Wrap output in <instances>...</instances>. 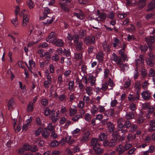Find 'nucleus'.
I'll return each mask as SVG.
<instances>
[{
    "label": "nucleus",
    "instance_id": "obj_1",
    "mask_svg": "<svg viewBox=\"0 0 155 155\" xmlns=\"http://www.w3.org/2000/svg\"><path fill=\"white\" fill-rule=\"evenodd\" d=\"M27 12V11L25 9H24L21 11L20 14V16H23V22L22 26L23 27H25L28 23L29 18L26 14Z\"/></svg>",
    "mask_w": 155,
    "mask_h": 155
},
{
    "label": "nucleus",
    "instance_id": "obj_2",
    "mask_svg": "<svg viewBox=\"0 0 155 155\" xmlns=\"http://www.w3.org/2000/svg\"><path fill=\"white\" fill-rule=\"evenodd\" d=\"M117 144V141L115 140L112 139L110 141L107 140H105L103 142V145L104 147L108 146L110 147H112Z\"/></svg>",
    "mask_w": 155,
    "mask_h": 155
},
{
    "label": "nucleus",
    "instance_id": "obj_3",
    "mask_svg": "<svg viewBox=\"0 0 155 155\" xmlns=\"http://www.w3.org/2000/svg\"><path fill=\"white\" fill-rule=\"evenodd\" d=\"M111 60L114 61L117 65H120L123 62V60L120 56H118L114 53H113L112 57H111Z\"/></svg>",
    "mask_w": 155,
    "mask_h": 155
},
{
    "label": "nucleus",
    "instance_id": "obj_4",
    "mask_svg": "<svg viewBox=\"0 0 155 155\" xmlns=\"http://www.w3.org/2000/svg\"><path fill=\"white\" fill-rule=\"evenodd\" d=\"M84 42L87 45L94 44L95 43V37L94 36H87L84 39Z\"/></svg>",
    "mask_w": 155,
    "mask_h": 155
},
{
    "label": "nucleus",
    "instance_id": "obj_5",
    "mask_svg": "<svg viewBox=\"0 0 155 155\" xmlns=\"http://www.w3.org/2000/svg\"><path fill=\"white\" fill-rule=\"evenodd\" d=\"M90 133L89 131H87L83 134L82 136L80 137V143H83L88 141L89 140V136Z\"/></svg>",
    "mask_w": 155,
    "mask_h": 155
},
{
    "label": "nucleus",
    "instance_id": "obj_6",
    "mask_svg": "<svg viewBox=\"0 0 155 155\" xmlns=\"http://www.w3.org/2000/svg\"><path fill=\"white\" fill-rule=\"evenodd\" d=\"M62 9L65 12H68L70 10L69 5L70 4V0L66 1L64 2H59Z\"/></svg>",
    "mask_w": 155,
    "mask_h": 155
},
{
    "label": "nucleus",
    "instance_id": "obj_7",
    "mask_svg": "<svg viewBox=\"0 0 155 155\" xmlns=\"http://www.w3.org/2000/svg\"><path fill=\"white\" fill-rule=\"evenodd\" d=\"M128 99L129 101L131 102H133L138 100L140 99V95L139 93H136L135 95L131 94H129Z\"/></svg>",
    "mask_w": 155,
    "mask_h": 155
},
{
    "label": "nucleus",
    "instance_id": "obj_8",
    "mask_svg": "<svg viewBox=\"0 0 155 155\" xmlns=\"http://www.w3.org/2000/svg\"><path fill=\"white\" fill-rule=\"evenodd\" d=\"M43 14V15L42 16H40V19L43 20L47 17L51 18V17H50V16H51V11L50 9L46 7L44 8Z\"/></svg>",
    "mask_w": 155,
    "mask_h": 155
},
{
    "label": "nucleus",
    "instance_id": "obj_9",
    "mask_svg": "<svg viewBox=\"0 0 155 155\" xmlns=\"http://www.w3.org/2000/svg\"><path fill=\"white\" fill-rule=\"evenodd\" d=\"M97 13L98 17L96 18V19L97 21H103L106 19L107 14L105 13L104 12H101L99 10H97Z\"/></svg>",
    "mask_w": 155,
    "mask_h": 155
},
{
    "label": "nucleus",
    "instance_id": "obj_10",
    "mask_svg": "<svg viewBox=\"0 0 155 155\" xmlns=\"http://www.w3.org/2000/svg\"><path fill=\"white\" fill-rule=\"evenodd\" d=\"M151 94V93L149 91L147 90L143 91L141 93L142 98L143 100L146 101L149 100L150 99Z\"/></svg>",
    "mask_w": 155,
    "mask_h": 155
},
{
    "label": "nucleus",
    "instance_id": "obj_11",
    "mask_svg": "<svg viewBox=\"0 0 155 155\" xmlns=\"http://www.w3.org/2000/svg\"><path fill=\"white\" fill-rule=\"evenodd\" d=\"M57 38L55 32H52L49 35L48 38L46 39V41L52 43Z\"/></svg>",
    "mask_w": 155,
    "mask_h": 155
},
{
    "label": "nucleus",
    "instance_id": "obj_12",
    "mask_svg": "<svg viewBox=\"0 0 155 155\" xmlns=\"http://www.w3.org/2000/svg\"><path fill=\"white\" fill-rule=\"evenodd\" d=\"M103 49L104 51L109 53L111 51V45L105 41L102 44Z\"/></svg>",
    "mask_w": 155,
    "mask_h": 155
},
{
    "label": "nucleus",
    "instance_id": "obj_13",
    "mask_svg": "<svg viewBox=\"0 0 155 155\" xmlns=\"http://www.w3.org/2000/svg\"><path fill=\"white\" fill-rule=\"evenodd\" d=\"M145 40L147 44L149 45V47H150V48H151L150 46L151 44L154 43L155 42L154 36H147L145 37Z\"/></svg>",
    "mask_w": 155,
    "mask_h": 155
},
{
    "label": "nucleus",
    "instance_id": "obj_14",
    "mask_svg": "<svg viewBox=\"0 0 155 155\" xmlns=\"http://www.w3.org/2000/svg\"><path fill=\"white\" fill-rule=\"evenodd\" d=\"M81 111H82V113L81 114L75 115L72 117L71 120L75 122H78L80 119L83 116L84 114V110H82Z\"/></svg>",
    "mask_w": 155,
    "mask_h": 155
},
{
    "label": "nucleus",
    "instance_id": "obj_15",
    "mask_svg": "<svg viewBox=\"0 0 155 155\" xmlns=\"http://www.w3.org/2000/svg\"><path fill=\"white\" fill-rule=\"evenodd\" d=\"M52 44L57 47H62L64 45V42L62 39L57 38Z\"/></svg>",
    "mask_w": 155,
    "mask_h": 155
},
{
    "label": "nucleus",
    "instance_id": "obj_16",
    "mask_svg": "<svg viewBox=\"0 0 155 155\" xmlns=\"http://www.w3.org/2000/svg\"><path fill=\"white\" fill-rule=\"evenodd\" d=\"M34 33L38 36H41L40 38V39H42L44 38V36H43L44 34L42 33L41 29L38 27H36L34 31Z\"/></svg>",
    "mask_w": 155,
    "mask_h": 155
},
{
    "label": "nucleus",
    "instance_id": "obj_17",
    "mask_svg": "<svg viewBox=\"0 0 155 155\" xmlns=\"http://www.w3.org/2000/svg\"><path fill=\"white\" fill-rule=\"evenodd\" d=\"M98 141L99 140L97 138H93L91 140V145L93 146V147L100 146V144L98 143Z\"/></svg>",
    "mask_w": 155,
    "mask_h": 155
},
{
    "label": "nucleus",
    "instance_id": "obj_18",
    "mask_svg": "<svg viewBox=\"0 0 155 155\" xmlns=\"http://www.w3.org/2000/svg\"><path fill=\"white\" fill-rule=\"evenodd\" d=\"M116 150L118 152V153L120 155L122 154L125 151L123 146L121 144L117 146Z\"/></svg>",
    "mask_w": 155,
    "mask_h": 155
},
{
    "label": "nucleus",
    "instance_id": "obj_19",
    "mask_svg": "<svg viewBox=\"0 0 155 155\" xmlns=\"http://www.w3.org/2000/svg\"><path fill=\"white\" fill-rule=\"evenodd\" d=\"M143 56L142 55H140L139 56V58L136 61V66L137 68L139 67L140 64H143Z\"/></svg>",
    "mask_w": 155,
    "mask_h": 155
},
{
    "label": "nucleus",
    "instance_id": "obj_20",
    "mask_svg": "<svg viewBox=\"0 0 155 155\" xmlns=\"http://www.w3.org/2000/svg\"><path fill=\"white\" fill-rule=\"evenodd\" d=\"M121 42L119 39L115 38H114V42L113 43V46L117 48H119L120 47Z\"/></svg>",
    "mask_w": 155,
    "mask_h": 155
},
{
    "label": "nucleus",
    "instance_id": "obj_21",
    "mask_svg": "<svg viewBox=\"0 0 155 155\" xmlns=\"http://www.w3.org/2000/svg\"><path fill=\"white\" fill-rule=\"evenodd\" d=\"M77 107L75 105H73L72 107L69 109V113L70 116H74L77 112Z\"/></svg>",
    "mask_w": 155,
    "mask_h": 155
},
{
    "label": "nucleus",
    "instance_id": "obj_22",
    "mask_svg": "<svg viewBox=\"0 0 155 155\" xmlns=\"http://www.w3.org/2000/svg\"><path fill=\"white\" fill-rule=\"evenodd\" d=\"M93 149L95 153L97 155H100L101 154L104 152V150L100 148V146L94 147H93Z\"/></svg>",
    "mask_w": 155,
    "mask_h": 155
},
{
    "label": "nucleus",
    "instance_id": "obj_23",
    "mask_svg": "<svg viewBox=\"0 0 155 155\" xmlns=\"http://www.w3.org/2000/svg\"><path fill=\"white\" fill-rule=\"evenodd\" d=\"M88 79L91 86H94L95 84V81H96V77L92 75H90L88 76Z\"/></svg>",
    "mask_w": 155,
    "mask_h": 155
},
{
    "label": "nucleus",
    "instance_id": "obj_24",
    "mask_svg": "<svg viewBox=\"0 0 155 155\" xmlns=\"http://www.w3.org/2000/svg\"><path fill=\"white\" fill-rule=\"evenodd\" d=\"M117 125L118 130L121 131L122 134H125L127 132V130L124 128V125L123 124H117Z\"/></svg>",
    "mask_w": 155,
    "mask_h": 155
},
{
    "label": "nucleus",
    "instance_id": "obj_25",
    "mask_svg": "<svg viewBox=\"0 0 155 155\" xmlns=\"http://www.w3.org/2000/svg\"><path fill=\"white\" fill-rule=\"evenodd\" d=\"M55 111L52 110H50V109L48 108H46L44 112V114L45 116L47 117L49 115L50 116L51 115L54 114Z\"/></svg>",
    "mask_w": 155,
    "mask_h": 155
},
{
    "label": "nucleus",
    "instance_id": "obj_26",
    "mask_svg": "<svg viewBox=\"0 0 155 155\" xmlns=\"http://www.w3.org/2000/svg\"><path fill=\"white\" fill-rule=\"evenodd\" d=\"M107 126L108 131L109 132H113L114 130V126L113 124L110 122H109L107 124Z\"/></svg>",
    "mask_w": 155,
    "mask_h": 155
},
{
    "label": "nucleus",
    "instance_id": "obj_27",
    "mask_svg": "<svg viewBox=\"0 0 155 155\" xmlns=\"http://www.w3.org/2000/svg\"><path fill=\"white\" fill-rule=\"evenodd\" d=\"M96 58L99 62H102L103 61L104 54L101 51L99 52L97 54Z\"/></svg>",
    "mask_w": 155,
    "mask_h": 155
},
{
    "label": "nucleus",
    "instance_id": "obj_28",
    "mask_svg": "<svg viewBox=\"0 0 155 155\" xmlns=\"http://www.w3.org/2000/svg\"><path fill=\"white\" fill-rule=\"evenodd\" d=\"M75 44L77 51H81L83 50V43L82 41H79Z\"/></svg>",
    "mask_w": 155,
    "mask_h": 155
},
{
    "label": "nucleus",
    "instance_id": "obj_29",
    "mask_svg": "<svg viewBox=\"0 0 155 155\" xmlns=\"http://www.w3.org/2000/svg\"><path fill=\"white\" fill-rule=\"evenodd\" d=\"M79 12L78 13H75L74 15L76 16L78 18L82 20L84 18V14L81 10H79Z\"/></svg>",
    "mask_w": 155,
    "mask_h": 155
},
{
    "label": "nucleus",
    "instance_id": "obj_30",
    "mask_svg": "<svg viewBox=\"0 0 155 155\" xmlns=\"http://www.w3.org/2000/svg\"><path fill=\"white\" fill-rule=\"evenodd\" d=\"M118 66L120 69L124 71L125 70L128 69L129 68L128 65L126 64H124L123 61Z\"/></svg>",
    "mask_w": 155,
    "mask_h": 155
},
{
    "label": "nucleus",
    "instance_id": "obj_31",
    "mask_svg": "<svg viewBox=\"0 0 155 155\" xmlns=\"http://www.w3.org/2000/svg\"><path fill=\"white\" fill-rule=\"evenodd\" d=\"M107 134L105 133H102L98 136L99 139L101 141H103L107 138Z\"/></svg>",
    "mask_w": 155,
    "mask_h": 155
},
{
    "label": "nucleus",
    "instance_id": "obj_32",
    "mask_svg": "<svg viewBox=\"0 0 155 155\" xmlns=\"http://www.w3.org/2000/svg\"><path fill=\"white\" fill-rule=\"evenodd\" d=\"M141 88V85L139 82H137L135 83L134 88L136 93H139L140 91Z\"/></svg>",
    "mask_w": 155,
    "mask_h": 155
},
{
    "label": "nucleus",
    "instance_id": "obj_33",
    "mask_svg": "<svg viewBox=\"0 0 155 155\" xmlns=\"http://www.w3.org/2000/svg\"><path fill=\"white\" fill-rule=\"evenodd\" d=\"M134 117V113L132 112H129L127 113L125 115V117L127 120L133 119Z\"/></svg>",
    "mask_w": 155,
    "mask_h": 155
},
{
    "label": "nucleus",
    "instance_id": "obj_34",
    "mask_svg": "<svg viewBox=\"0 0 155 155\" xmlns=\"http://www.w3.org/2000/svg\"><path fill=\"white\" fill-rule=\"evenodd\" d=\"M74 81H71L69 82L68 84V89L70 91H73L74 89Z\"/></svg>",
    "mask_w": 155,
    "mask_h": 155
},
{
    "label": "nucleus",
    "instance_id": "obj_35",
    "mask_svg": "<svg viewBox=\"0 0 155 155\" xmlns=\"http://www.w3.org/2000/svg\"><path fill=\"white\" fill-rule=\"evenodd\" d=\"M86 93L89 96H90L92 95L93 93V89L92 87H87L85 88Z\"/></svg>",
    "mask_w": 155,
    "mask_h": 155
},
{
    "label": "nucleus",
    "instance_id": "obj_36",
    "mask_svg": "<svg viewBox=\"0 0 155 155\" xmlns=\"http://www.w3.org/2000/svg\"><path fill=\"white\" fill-rule=\"evenodd\" d=\"M32 118L30 117V118L27 120V123L26 124L24 125L22 127V130H26L28 128V127L30 124V123L31 121Z\"/></svg>",
    "mask_w": 155,
    "mask_h": 155
},
{
    "label": "nucleus",
    "instance_id": "obj_37",
    "mask_svg": "<svg viewBox=\"0 0 155 155\" xmlns=\"http://www.w3.org/2000/svg\"><path fill=\"white\" fill-rule=\"evenodd\" d=\"M112 136L113 137L112 139L115 140H116L117 141V139H118L120 137V135L118 133V132L116 131L112 133Z\"/></svg>",
    "mask_w": 155,
    "mask_h": 155
},
{
    "label": "nucleus",
    "instance_id": "obj_38",
    "mask_svg": "<svg viewBox=\"0 0 155 155\" xmlns=\"http://www.w3.org/2000/svg\"><path fill=\"white\" fill-rule=\"evenodd\" d=\"M66 95L64 94H60L58 97V100L60 102L66 101Z\"/></svg>",
    "mask_w": 155,
    "mask_h": 155
},
{
    "label": "nucleus",
    "instance_id": "obj_39",
    "mask_svg": "<svg viewBox=\"0 0 155 155\" xmlns=\"http://www.w3.org/2000/svg\"><path fill=\"white\" fill-rule=\"evenodd\" d=\"M49 134L47 130V129L45 128L42 130V135L43 137L44 138H47L49 136Z\"/></svg>",
    "mask_w": 155,
    "mask_h": 155
},
{
    "label": "nucleus",
    "instance_id": "obj_40",
    "mask_svg": "<svg viewBox=\"0 0 155 155\" xmlns=\"http://www.w3.org/2000/svg\"><path fill=\"white\" fill-rule=\"evenodd\" d=\"M51 117V120L52 122L55 123L58 120L59 117L58 116V114H57L55 115H51L50 116Z\"/></svg>",
    "mask_w": 155,
    "mask_h": 155
},
{
    "label": "nucleus",
    "instance_id": "obj_41",
    "mask_svg": "<svg viewBox=\"0 0 155 155\" xmlns=\"http://www.w3.org/2000/svg\"><path fill=\"white\" fill-rule=\"evenodd\" d=\"M149 9L152 10L155 8V0H153L150 2L148 5Z\"/></svg>",
    "mask_w": 155,
    "mask_h": 155
},
{
    "label": "nucleus",
    "instance_id": "obj_42",
    "mask_svg": "<svg viewBox=\"0 0 155 155\" xmlns=\"http://www.w3.org/2000/svg\"><path fill=\"white\" fill-rule=\"evenodd\" d=\"M135 134L134 135L131 134H129L127 137V139L129 142L132 141L136 138Z\"/></svg>",
    "mask_w": 155,
    "mask_h": 155
},
{
    "label": "nucleus",
    "instance_id": "obj_43",
    "mask_svg": "<svg viewBox=\"0 0 155 155\" xmlns=\"http://www.w3.org/2000/svg\"><path fill=\"white\" fill-rule=\"evenodd\" d=\"M146 0H140L138 5L140 8H143L145 5Z\"/></svg>",
    "mask_w": 155,
    "mask_h": 155
},
{
    "label": "nucleus",
    "instance_id": "obj_44",
    "mask_svg": "<svg viewBox=\"0 0 155 155\" xmlns=\"http://www.w3.org/2000/svg\"><path fill=\"white\" fill-rule=\"evenodd\" d=\"M34 104L33 103L30 102L27 106V110L28 112L32 111L33 109Z\"/></svg>",
    "mask_w": 155,
    "mask_h": 155
},
{
    "label": "nucleus",
    "instance_id": "obj_45",
    "mask_svg": "<svg viewBox=\"0 0 155 155\" xmlns=\"http://www.w3.org/2000/svg\"><path fill=\"white\" fill-rule=\"evenodd\" d=\"M14 104L15 103L13 98H12L10 99L8 101V109L9 110L11 107H12Z\"/></svg>",
    "mask_w": 155,
    "mask_h": 155
},
{
    "label": "nucleus",
    "instance_id": "obj_46",
    "mask_svg": "<svg viewBox=\"0 0 155 155\" xmlns=\"http://www.w3.org/2000/svg\"><path fill=\"white\" fill-rule=\"evenodd\" d=\"M98 110V107H97L95 105L93 106L91 110V113L93 115L95 114Z\"/></svg>",
    "mask_w": 155,
    "mask_h": 155
},
{
    "label": "nucleus",
    "instance_id": "obj_47",
    "mask_svg": "<svg viewBox=\"0 0 155 155\" xmlns=\"http://www.w3.org/2000/svg\"><path fill=\"white\" fill-rule=\"evenodd\" d=\"M84 118L86 121L89 122L91 121V116L89 113H86L85 115Z\"/></svg>",
    "mask_w": 155,
    "mask_h": 155
},
{
    "label": "nucleus",
    "instance_id": "obj_48",
    "mask_svg": "<svg viewBox=\"0 0 155 155\" xmlns=\"http://www.w3.org/2000/svg\"><path fill=\"white\" fill-rule=\"evenodd\" d=\"M12 23L14 25L15 27H17L18 25V18L16 16L15 18H13L11 20Z\"/></svg>",
    "mask_w": 155,
    "mask_h": 155
},
{
    "label": "nucleus",
    "instance_id": "obj_49",
    "mask_svg": "<svg viewBox=\"0 0 155 155\" xmlns=\"http://www.w3.org/2000/svg\"><path fill=\"white\" fill-rule=\"evenodd\" d=\"M149 84L148 82L147 81L144 82L142 84L143 88L145 90H147Z\"/></svg>",
    "mask_w": 155,
    "mask_h": 155
},
{
    "label": "nucleus",
    "instance_id": "obj_50",
    "mask_svg": "<svg viewBox=\"0 0 155 155\" xmlns=\"http://www.w3.org/2000/svg\"><path fill=\"white\" fill-rule=\"evenodd\" d=\"M71 73V71L70 70H68L65 71L64 73V77L66 78H69Z\"/></svg>",
    "mask_w": 155,
    "mask_h": 155
},
{
    "label": "nucleus",
    "instance_id": "obj_51",
    "mask_svg": "<svg viewBox=\"0 0 155 155\" xmlns=\"http://www.w3.org/2000/svg\"><path fill=\"white\" fill-rule=\"evenodd\" d=\"M130 80L128 79L126 80L124 82V87L126 88H128L130 86Z\"/></svg>",
    "mask_w": 155,
    "mask_h": 155
},
{
    "label": "nucleus",
    "instance_id": "obj_52",
    "mask_svg": "<svg viewBox=\"0 0 155 155\" xmlns=\"http://www.w3.org/2000/svg\"><path fill=\"white\" fill-rule=\"evenodd\" d=\"M74 57L78 60L81 59L82 57V54L79 53H75L74 54Z\"/></svg>",
    "mask_w": 155,
    "mask_h": 155
},
{
    "label": "nucleus",
    "instance_id": "obj_53",
    "mask_svg": "<svg viewBox=\"0 0 155 155\" xmlns=\"http://www.w3.org/2000/svg\"><path fill=\"white\" fill-rule=\"evenodd\" d=\"M49 70L51 73L53 74L54 72L55 68L54 66L52 64H50L49 66Z\"/></svg>",
    "mask_w": 155,
    "mask_h": 155
},
{
    "label": "nucleus",
    "instance_id": "obj_54",
    "mask_svg": "<svg viewBox=\"0 0 155 155\" xmlns=\"http://www.w3.org/2000/svg\"><path fill=\"white\" fill-rule=\"evenodd\" d=\"M27 5L30 9H32L35 6V5L31 0H28L27 2Z\"/></svg>",
    "mask_w": 155,
    "mask_h": 155
},
{
    "label": "nucleus",
    "instance_id": "obj_55",
    "mask_svg": "<svg viewBox=\"0 0 155 155\" xmlns=\"http://www.w3.org/2000/svg\"><path fill=\"white\" fill-rule=\"evenodd\" d=\"M148 76L152 77L153 78H154L155 76V71L153 69H151L149 71Z\"/></svg>",
    "mask_w": 155,
    "mask_h": 155
},
{
    "label": "nucleus",
    "instance_id": "obj_56",
    "mask_svg": "<svg viewBox=\"0 0 155 155\" xmlns=\"http://www.w3.org/2000/svg\"><path fill=\"white\" fill-rule=\"evenodd\" d=\"M147 64L150 67H152L153 66V62L152 59L148 58L146 60Z\"/></svg>",
    "mask_w": 155,
    "mask_h": 155
},
{
    "label": "nucleus",
    "instance_id": "obj_57",
    "mask_svg": "<svg viewBox=\"0 0 155 155\" xmlns=\"http://www.w3.org/2000/svg\"><path fill=\"white\" fill-rule=\"evenodd\" d=\"M155 14L153 13H149L147 15L146 18L147 20H149L151 19H153L154 17Z\"/></svg>",
    "mask_w": 155,
    "mask_h": 155
},
{
    "label": "nucleus",
    "instance_id": "obj_58",
    "mask_svg": "<svg viewBox=\"0 0 155 155\" xmlns=\"http://www.w3.org/2000/svg\"><path fill=\"white\" fill-rule=\"evenodd\" d=\"M108 88L107 84L106 82L102 84V86L101 87V90L105 91L107 90Z\"/></svg>",
    "mask_w": 155,
    "mask_h": 155
},
{
    "label": "nucleus",
    "instance_id": "obj_59",
    "mask_svg": "<svg viewBox=\"0 0 155 155\" xmlns=\"http://www.w3.org/2000/svg\"><path fill=\"white\" fill-rule=\"evenodd\" d=\"M47 129L49 131H53L54 130V126L51 123H49L48 125Z\"/></svg>",
    "mask_w": 155,
    "mask_h": 155
},
{
    "label": "nucleus",
    "instance_id": "obj_60",
    "mask_svg": "<svg viewBox=\"0 0 155 155\" xmlns=\"http://www.w3.org/2000/svg\"><path fill=\"white\" fill-rule=\"evenodd\" d=\"M73 40H74V44L79 42V37L78 35V34H74Z\"/></svg>",
    "mask_w": 155,
    "mask_h": 155
},
{
    "label": "nucleus",
    "instance_id": "obj_61",
    "mask_svg": "<svg viewBox=\"0 0 155 155\" xmlns=\"http://www.w3.org/2000/svg\"><path fill=\"white\" fill-rule=\"evenodd\" d=\"M84 106V103L82 101H79V103L78 104V108L81 109L83 108Z\"/></svg>",
    "mask_w": 155,
    "mask_h": 155
},
{
    "label": "nucleus",
    "instance_id": "obj_62",
    "mask_svg": "<svg viewBox=\"0 0 155 155\" xmlns=\"http://www.w3.org/2000/svg\"><path fill=\"white\" fill-rule=\"evenodd\" d=\"M148 150L150 153H153L155 152V146L152 145L149 146Z\"/></svg>",
    "mask_w": 155,
    "mask_h": 155
},
{
    "label": "nucleus",
    "instance_id": "obj_63",
    "mask_svg": "<svg viewBox=\"0 0 155 155\" xmlns=\"http://www.w3.org/2000/svg\"><path fill=\"white\" fill-rule=\"evenodd\" d=\"M94 49V47L91 45L88 46L87 49V52L88 54L91 53Z\"/></svg>",
    "mask_w": 155,
    "mask_h": 155
},
{
    "label": "nucleus",
    "instance_id": "obj_64",
    "mask_svg": "<svg viewBox=\"0 0 155 155\" xmlns=\"http://www.w3.org/2000/svg\"><path fill=\"white\" fill-rule=\"evenodd\" d=\"M126 128H128L131 126V123L129 120H126L124 125Z\"/></svg>",
    "mask_w": 155,
    "mask_h": 155
}]
</instances>
